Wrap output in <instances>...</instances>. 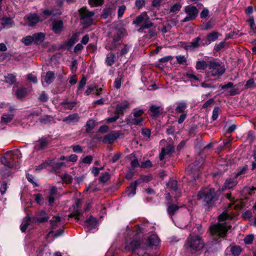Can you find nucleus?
<instances>
[{
    "label": "nucleus",
    "instance_id": "nucleus-24",
    "mask_svg": "<svg viewBox=\"0 0 256 256\" xmlns=\"http://www.w3.org/2000/svg\"><path fill=\"white\" fill-rule=\"evenodd\" d=\"M138 184V181L136 180L132 182L130 186L127 188L126 192L128 196H133L136 194V188Z\"/></svg>",
    "mask_w": 256,
    "mask_h": 256
},
{
    "label": "nucleus",
    "instance_id": "nucleus-1",
    "mask_svg": "<svg viewBox=\"0 0 256 256\" xmlns=\"http://www.w3.org/2000/svg\"><path fill=\"white\" fill-rule=\"evenodd\" d=\"M232 217L226 212H223L218 216L219 222L217 224H214L210 226V230L212 234L218 236V237H224L227 231L232 227L227 222H224V220L230 219Z\"/></svg>",
    "mask_w": 256,
    "mask_h": 256
},
{
    "label": "nucleus",
    "instance_id": "nucleus-48",
    "mask_svg": "<svg viewBox=\"0 0 256 256\" xmlns=\"http://www.w3.org/2000/svg\"><path fill=\"white\" fill-rule=\"evenodd\" d=\"M104 0H88V3L91 6H101Z\"/></svg>",
    "mask_w": 256,
    "mask_h": 256
},
{
    "label": "nucleus",
    "instance_id": "nucleus-11",
    "mask_svg": "<svg viewBox=\"0 0 256 256\" xmlns=\"http://www.w3.org/2000/svg\"><path fill=\"white\" fill-rule=\"evenodd\" d=\"M204 247V242L200 236H196L194 238H193V254L194 252L199 254Z\"/></svg>",
    "mask_w": 256,
    "mask_h": 256
},
{
    "label": "nucleus",
    "instance_id": "nucleus-28",
    "mask_svg": "<svg viewBox=\"0 0 256 256\" xmlns=\"http://www.w3.org/2000/svg\"><path fill=\"white\" fill-rule=\"evenodd\" d=\"M4 82L10 85L14 84L16 81V76L12 74H8L4 76Z\"/></svg>",
    "mask_w": 256,
    "mask_h": 256
},
{
    "label": "nucleus",
    "instance_id": "nucleus-7",
    "mask_svg": "<svg viewBox=\"0 0 256 256\" xmlns=\"http://www.w3.org/2000/svg\"><path fill=\"white\" fill-rule=\"evenodd\" d=\"M125 29L123 28L116 27L110 32L111 38L114 42H118L123 37L124 34L125 32Z\"/></svg>",
    "mask_w": 256,
    "mask_h": 256
},
{
    "label": "nucleus",
    "instance_id": "nucleus-61",
    "mask_svg": "<svg viewBox=\"0 0 256 256\" xmlns=\"http://www.w3.org/2000/svg\"><path fill=\"white\" fill-rule=\"evenodd\" d=\"M50 165L52 166L55 170H57L60 169L64 165V163L62 162L56 163L52 161V164Z\"/></svg>",
    "mask_w": 256,
    "mask_h": 256
},
{
    "label": "nucleus",
    "instance_id": "nucleus-2",
    "mask_svg": "<svg viewBox=\"0 0 256 256\" xmlns=\"http://www.w3.org/2000/svg\"><path fill=\"white\" fill-rule=\"evenodd\" d=\"M198 199H202L206 204H212L217 200L215 190L213 188H206L198 192Z\"/></svg>",
    "mask_w": 256,
    "mask_h": 256
},
{
    "label": "nucleus",
    "instance_id": "nucleus-42",
    "mask_svg": "<svg viewBox=\"0 0 256 256\" xmlns=\"http://www.w3.org/2000/svg\"><path fill=\"white\" fill-rule=\"evenodd\" d=\"M13 118V115L4 114L1 118L2 122L4 124H7L12 121Z\"/></svg>",
    "mask_w": 256,
    "mask_h": 256
},
{
    "label": "nucleus",
    "instance_id": "nucleus-43",
    "mask_svg": "<svg viewBox=\"0 0 256 256\" xmlns=\"http://www.w3.org/2000/svg\"><path fill=\"white\" fill-rule=\"evenodd\" d=\"M94 121L93 120H88L86 125V132H90L94 128Z\"/></svg>",
    "mask_w": 256,
    "mask_h": 256
},
{
    "label": "nucleus",
    "instance_id": "nucleus-33",
    "mask_svg": "<svg viewBox=\"0 0 256 256\" xmlns=\"http://www.w3.org/2000/svg\"><path fill=\"white\" fill-rule=\"evenodd\" d=\"M60 220L61 218L60 216L54 217L50 221L51 228L55 229L60 224Z\"/></svg>",
    "mask_w": 256,
    "mask_h": 256
},
{
    "label": "nucleus",
    "instance_id": "nucleus-32",
    "mask_svg": "<svg viewBox=\"0 0 256 256\" xmlns=\"http://www.w3.org/2000/svg\"><path fill=\"white\" fill-rule=\"evenodd\" d=\"M117 42H114L112 40V42H108L105 46V48L108 50H113L116 48L118 44Z\"/></svg>",
    "mask_w": 256,
    "mask_h": 256
},
{
    "label": "nucleus",
    "instance_id": "nucleus-60",
    "mask_svg": "<svg viewBox=\"0 0 256 256\" xmlns=\"http://www.w3.org/2000/svg\"><path fill=\"white\" fill-rule=\"evenodd\" d=\"M71 148L73 152H75L82 153L83 152V150L80 145H72L71 146Z\"/></svg>",
    "mask_w": 256,
    "mask_h": 256
},
{
    "label": "nucleus",
    "instance_id": "nucleus-19",
    "mask_svg": "<svg viewBox=\"0 0 256 256\" xmlns=\"http://www.w3.org/2000/svg\"><path fill=\"white\" fill-rule=\"evenodd\" d=\"M174 152V147L172 145L168 146L166 148H163L160 154V159L162 160L165 155H170Z\"/></svg>",
    "mask_w": 256,
    "mask_h": 256
},
{
    "label": "nucleus",
    "instance_id": "nucleus-13",
    "mask_svg": "<svg viewBox=\"0 0 256 256\" xmlns=\"http://www.w3.org/2000/svg\"><path fill=\"white\" fill-rule=\"evenodd\" d=\"M49 144V140L46 138H42L36 141L34 146V150L39 151L46 148Z\"/></svg>",
    "mask_w": 256,
    "mask_h": 256
},
{
    "label": "nucleus",
    "instance_id": "nucleus-59",
    "mask_svg": "<svg viewBox=\"0 0 256 256\" xmlns=\"http://www.w3.org/2000/svg\"><path fill=\"white\" fill-rule=\"evenodd\" d=\"M126 10V7L124 5L120 6L118 10V18H121Z\"/></svg>",
    "mask_w": 256,
    "mask_h": 256
},
{
    "label": "nucleus",
    "instance_id": "nucleus-31",
    "mask_svg": "<svg viewBox=\"0 0 256 256\" xmlns=\"http://www.w3.org/2000/svg\"><path fill=\"white\" fill-rule=\"evenodd\" d=\"M54 78V73L52 71H48L46 72L44 78L45 82L49 84L52 82Z\"/></svg>",
    "mask_w": 256,
    "mask_h": 256
},
{
    "label": "nucleus",
    "instance_id": "nucleus-41",
    "mask_svg": "<svg viewBox=\"0 0 256 256\" xmlns=\"http://www.w3.org/2000/svg\"><path fill=\"white\" fill-rule=\"evenodd\" d=\"M186 104L185 102H180L177 104V106L176 108V111L180 113L183 112L184 110L186 108Z\"/></svg>",
    "mask_w": 256,
    "mask_h": 256
},
{
    "label": "nucleus",
    "instance_id": "nucleus-3",
    "mask_svg": "<svg viewBox=\"0 0 256 256\" xmlns=\"http://www.w3.org/2000/svg\"><path fill=\"white\" fill-rule=\"evenodd\" d=\"M133 24L136 25L141 24L138 30L139 32H143L144 29L149 28L153 26V23L150 22L148 16L146 13H142L138 16L133 21Z\"/></svg>",
    "mask_w": 256,
    "mask_h": 256
},
{
    "label": "nucleus",
    "instance_id": "nucleus-27",
    "mask_svg": "<svg viewBox=\"0 0 256 256\" xmlns=\"http://www.w3.org/2000/svg\"><path fill=\"white\" fill-rule=\"evenodd\" d=\"M32 222V218L30 216H26L24 218L23 222L20 225V230L22 232H25L30 222Z\"/></svg>",
    "mask_w": 256,
    "mask_h": 256
},
{
    "label": "nucleus",
    "instance_id": "nucleus-64",
    "mask_svg": "<svg viewBox=\"0 0 256 256\" xmlns=\"http://www.w3.org/2000/svg\"><path fill=\"white\" fill-rule=\"evenodd\" d=\"M138 252L135 251L132 253V256H144V255L146 254V251L144 250H138Z\"/></svg>",
    "mask_w": 256,
    "mask_h": 256
},
{
    "label": "nucleus",
    "instance_id": "nucleus-16",
    "mask_svg": "<svg viewBox=\"0 0 256 256\" xmlns=\"http://www.w3.org/2000/svg\"><path fill=\"white\" fill-rule=\"evenodd\" d=\"M144 118L134 117L132 115L129 116V118L126 120V123L130 125H135L141 126H142Z\"/></svg>",
    "mask_w": 256,
    "mask_h": 256
},
{
    "label": "nucleus",
    "instance_id": "nucleus-36",
    "mask_svg": "<svg viewBox=\"0 0 256 256\" xmlns=\"http://www.w3.org/2000/svg\"><path fill=\"white\" fill-rule=\"evenodd\" d=\"M230 252L234 256H238L242 252V248L240 246H232Z\"/></svg>",
    "mask_w": 256,
    "mask_h": 256
},
{
    "label": "nucleus",
    "instance_id": "nucleus-52",
    "mask_svg": "<svg viewBox=\"0 0 256 256\" xmlns=\"http://www.w3.org/2000/svg\"><path fill=\"white\" fill-rule=\"evenodd\" d=\"M52 120V118L48 115L44 116L40 118V122L44 124L50 122Z\"/></svg>",
    "mask_w": 256,
    "mask_h": 256
},
{
    "label": "nucleus",
    "instance_id": "nucleus-17",
    "mask_svg": "<svg viewBox=\"0 0 256 256\" xmlns=\"http://www.w3.org/2000/svg\"><path fill=\"white\" fill-rule=\"evenodd\" d=\"M130 106V103L127 100L122 101L118 104L116 107V114L118 115H123L124 112Z\"/></svg>",
    "mask_w": 256,
    "mask_h": 256
},
{
    "label": "nucleus",
    "instance_id": "nucleus-55",
    "mask_svg": "<svg viewBox=\"0 0 256 256\" xmlns=\"http://www.w3.org/2000/svg\"><path fill=\"white\" fill-rule=\"evenodd\" d=\"M144 114V111L142 110L134 109L133 112L130 115L134 117L142 118L141 116Z\"/></svg>",
    "mask_w": 256,
    "mask_h": 256
},
{
    "label": "nucleus",
    "instance_id": "nucleus-22",
    "mask_svg": "<svg viewBox=\"0 0 256 256\" xmlns=\"http://www.w3.org/2000/svg\"><path fill=\"white\" fill-rule=\"evenodd\" d=\"M42 12L44 15L46 16H56L62 14L61 10L60 8H52L50 10L45 9Z\"/></svg>",
    "mask_w": 256,
    "mask_h": 256
},
{
    "label": "nucleus",
    "instance_id": "nucleus-29",
    "mask_svg": "<svg viewBox=\"0 0 256 256\" xmlns=\"http://www.w3.org/2000/svg\"><path fill=\"white\" fill-rule=\"evenodd\" d=\"M186 252L188 254H192V238L190 236L188 238L184 246Z\"/></svg>",
    "mask_w": 256,
    "mask_h": 256
},
{
    "label": "nucleus",
    "instance_id": "nucleus-35",
    "mask_svg": "<svg viewBox=\"0 0 256 256\" xmlns=\"http://www.w3.org/2000/svg\"><path fill=\"white\" fill-rule=\"evenodd\" d=\"M114 57H115V54L114 53L110 52L107 54L106 60V64L108 66H111L114 64Z\"/></svg>",
    "mask_w": 256,
    "mask_h": 256
},
{
    "label": "nucleus",
    "instance_id": "nucleus-40",
    "mask_svg": "<svg viewBox=\"0 0 256 256\" xmlns=\"http://www.w3.org/2000/svg\"><path fill=\"white\" fill-rule=\"evenodd\" d=\"M52 164V160H48L45 161L44 162L38 166L36 168V170H40L42 169L46 168H47L49 165L51 164Z\"/></svg>",
    "mask_w": 256,
    "mask_h": 256
},
{
    "label": "nucleus",
    "instance_id": "nucleus-38",
    "mask_svg": "<svg viewBox=\"0 0 256 256\" xmlns=\"http://www.w3.org/2000/svg\"><path fill=\"white\" fill-rule=\"evenodd\" d=\"M150 111L154 116H158L160 114V106L156 105H152L150 107Z\"/></svg>",
    "mask_w": 256,
    "mask_h": 256
},
{
    "label": "nucleus",
    "instance_id": "nucleus-5",
    "mask_svg": "<svg viewBox=\"0 0 256 256\" xmlns=\"http://www.w3.org/2000/svg\"><path fill=\"white\" fill-rule=\"evenodd\" d=\"M82 22L88 25H90L92 22V17L94 15V12L88 10L85 8H82L79 10Z\"/></svg>",
    "mask_w": 256,
    "mask_h": 256
},
{
    "label": "nucleus",
    "instance_id": "nucleus-25",
    "mask_svg": "<svg viewBox=\"0 0 256 256\" xmlns=\"http://www.w3.org/2000/svg\"><path fill=\"white\" fill-rule=\"evenodd\" d=\"M236 178L234 176L233 178H228L224 184L225 188L230 189L235 186L238 184Z\"/></svg>",
    "mask_w": 256,
    "mask_h": 256
},
{
    "label": "nucleus",
    "instance_id": "nucleus-53",
    "mask_svg": "<svg viewBox=\"0 0 256 256\" xmlns=\"http://www.w3.org/2000/svg\"><path fill=\"white\" fill-rule=\"evenodd\" d=\"M86 80L87 79L86 76H83L78 84V91H80L82 89V88L84 87L86 84Z\"/></svg>",
    "mask_w": 256,
    "mask_h": 256
},
{
    "label": "nucleus",
    "instance_id": "nucleus-8",
    "mask_svg": "<svg viewBox=\"0 0 256 256\" xmlns=\"http://www.w3.org/2000/svg\"><path fill=\"white\" fill-rule=\"evenodd\" d=\"M78 33H74L70 38L64 42L62 48L65 50H70V48L78 40Z\"/></svg>",
    "mask_w": 256,
    "mask_h": 256
},
{
    "label": "nucleus",
    "instance_id": "nucleus-34",
    "mask_svg": "<svg viewBox=\"0 0 256 256\" xmlns=\"http://www.w3.org/2000/svg\"><path fill=\"white\" fill-rule=\"evenodd\" d=\"M148 242L150 245L156 246L160 242V239L156 235L152 234L148 238Z\"/></svg>",
    "mask_w": 256,
    "mask_h": 256
},
{
    "label": "nucleus",
    "instance_id": "nucleus-51",
    "mask_svg": "<svg viewBox=\"0 0 256 256\" xmlns=\"http://www.w3.org/2000/svg\"><path fill=\"white\" fill-rule=\"evenodd\" d=\"M62 179L66 184L71 183L72 180V177L68 174H63L61 175Z\"/></svg>",
    "mask_w": 256,
    "mask_h": 256
},
{
    "label": "nucleus",
    "instance_id": "nucleus-21",
    "mask_svg": "<svg viewBox=\"0 0 256 256\" xmlns=\"http://www.w3.org/2000/svg\"><path fill=\"white\" fill-rule=\"evenodd\" d=\"M79 116L78 114L74 113L72 114L68 115V116L64 118L62 121L68 124L72 122H76L79 120Z\"/></svg>",
    "mask_w": 256,
    "mask_h": 256
},
{
    "label": "nucleus",
    "instance_id": "nucleus-15",
    "mask_svg": "<svg viewBox=\"0 0 256 256\" xmlns=\"http://www.w3.org/2000/svg\"><path fill=\"white\" fill-rule=\"evenodd\" d=\"M140 244V240H134L130 243H127L125 246V249L128 251H132V253L136 251Z\"/></svg>",
    "mask_w": 256,
    "mask_h": 256
},
{
    "label": "nucleus",
    "instance_id": "nucleus-49",
    "mask_svg": "<svg viewBox=\"0 0 256 256\" xmlns=\"http://www.w3.org/2000/svg\"><path fill=\"white\" fill-rule=\"evenodd\" d=\"M181 7L182 6L179 3L175 4L170 8V12H176L180 10Z\"/></svg>",
    "mask_w": 256,
    "mask_h": 256
},
{
    "label": "nucleus",
    "instance_id": "nucleus-14",
    "mask_svg": "<svg viewBox=\"0 0 256 256\" xmlns=\"http://www.w3.org/2000/svg\"><path fill=\"white\" fill-rule=\"evenodd\" d=\"M86 229V231H90L96 228L98 222L96 218L90 216L85 221Z\"/></svg>",
    "mask_w": 256,
    "mask_h": 256
},
{
    "label": "nucleus",
    "instance_id": "nucleus-12",
    "mask_svg": "<svg viewBox=\"0 0 256 256\" xmlns=\"http://www.w3.org/2000/svg\"><path fill=\"white\" fill-rule=\"evenodd\" d=\"M48 219L49 217L46 215L45 211L42 210L32 218V222L42 223L48 221Z\"/></svg>",
    "mask_w": 256,
    "mask_h": 256
},
{
    "label": "nucleus",
    "instance_id": "nucleus-58",
    "mask_svg": "<svg viewBox=\"0 0 256 256\" xmlns=\"http://www.w3.org/2000/svg\"><path fill=\"white\" fill-rule=\"evenodd\" d=\"M220 108L218 106H216L213 110L212 119L213 120H215L217 119L219 114Z\"/></svg>",
    "mask_w": 256,
    "mask_h": 256
},
{
    "label": "nucleus",
    "instance_id": "nucleus-10",
    "mask_svg": "<svg viewBox=\"0 0 256 256\" xmlns=\"http://www.w3.org/2000/svg\"><path fill=\"white\" fill-rule=\"evenodd\" d=\"M167 188L169 190L172 192V194L174 195L176 198L180 196V191L178 188L177 182L176 180H170L166 184Z\"/></svg>",
    "mask_w": 256,
    "mask_h": 256
},
{
    "label": "nucleus",
    "instance_id": "nucleus-30",
    "mask_svg": "<svg viewBox=\"0 0 256 256\" xmlns=\"http://www.w3.org/2000/svg\"><path fill=\"white\" fill-rule=\"evenodd\" d=\"M27 94V90L26 88H20L16 91V95L18 98L25 97Z\"/></svg>",
    "mask_w": 256,
    "mask_h": 256
},
{
    "label": "nucleus",
    "instance_id": "nucleus-18",
    "mask_svg": "<svg viewBox=\"0 0 256 256\" xmlns=\"http://www.w3.org/2000/svg\"><path fill=\"white\" fill-rule=\"evenodd\" d=\"M63 26L62 20H54L52 23V30L55 34H60L62 30Z\"/></svg>",
    "mask_w": 256,
    "mask_h": 256
},
{
    "label": "nucleus",
    "instance_id": "nucleus-23",
    "mask_svg": "<svg viewBox=\"0 0 256 256\" xmlns=\"http://www.w3.org/2000/svg\"><path fill=\"white\" fill-rule=\"evenodd\" d=\"M195 84L196 86H198L200 85L202 88H216V86L209 84L203 82L199 80V78L193 75V84Z\"/></svg>",
    "mask_w": 256,
    "mask_h": 256
},
{
    "label": "nucleus",
    "instance_id": "nucleus-47",
    "mask_svg": "<svg viewBox=\"0 0 256 256\" xmlns=\"http://www.w3.org/2000/svg\"><path fill=\"white\" fill-rule=\"evenodd\" d=\"M122 79V74H120L118 75V76L116 78L114 84V88H116V89H118L120 88Z\"/></svg>",
    "mask_w": 256,
    "mask_h": 256
},
{
    "label": "nucleus",
    "instance_id": "nucleus-44",
    "mask_svg": "<svg viewBox=\"0 0 256 256\" xmlns=\"http://www.w3.org/2000/svg\"><path fill=\"white\" fill-rule=\"evenodd\" d=\"M207 66V64L204 60L197 62L196 68L198 70H204Z\"/></svg>",
    "mask_w": 256,
    "mask_h": 256
},
{
    "label": "nucleus",
    "instance_id": "nucleus-4",
    "mask_svg": "<svg viewBox=\"0 0 256 256\" xmlns=\"http://www.w3.org/2000/svg\"><path fill=\"white\" fill-rule=\"evenodd\" d=\"M208 66L209 73L212 76L218 78L225 72V68L218 62L210 61Z\"/></svg>",
    "mask_w": 256,
    "mask_h": 256
},
{
    "label": "nucleus",
    "instance_id": "nucleus-63",
    "mask_svg": "<svg viewBox=\"0 0 256 256\" xmlns=\"http://www.w3.org/2000/svg\"><path fill=\"white\" fill-rule=\"evenodd\" d=\"M254 238L252 234H248L244 238V242L246 244H250L252 242Z\"/></svg>",
    "mask_w": 256,
    "mask_h": 256
},
{
    "label": "nucleus",
    "instance_id": "nucleus-54",
    "mask_svg": "<svg viewBox=\"0 0 256 256\" xmlns=\"http://www.w3.org/2000/svg\"><path fill=\"white\" fill-rule=\"evenodd\" d=\"M218 37V33L213 32L208 36V42H214L217 39Z\"/></svg>",
    "mask_w": 256,
    "mask_h": 256
},
{
    "label": "nucleus",
    "instance_id": "nucleus-39",
    "mask_svg": "<svg viewBox=\"0 0 256 256\" xmlns=\"http://www.w3.org/2000/svg\"><path fill=\"white\" fill-rule=\"evenodd\" d=\"M62 105L65 109L72 110L76 105V102H62Z\"/></svg>",
    "mask_w": 256,
    "mask_h": 256
},
{
    "label": "nucleus",
    "instance_id": "nucleus-37",
    "mask_svg": "<svg viewBox=\"0 0 256 256\" xmlns=\"http://www.w3.org/2000/svg\"><path fill=\"white\" fill-rule=\"evenodd\" d=\"M178 206L176 204H172L170 205L167 210L168 214L172 216L178 210Z\"/></svg>",
    "mask_w": 256,
    "mask_h": 256
},
{
    "label": "nucleus",
    "instance_id": "nucleus-62",
    "mask_svg": "<svg viewBox=\"0 0 256 256\" xmlns=\"http://www.w3.org/2000/svg\"><path fill=\"white\" fill-rule=\"evenodd\" d=\"M110 179V176L108 172H105L100 178V180L102 182H106Z\"/></svg>",
    "mask_w": 256,
    "mask_h": 256
},
{
    "label": "nucleus",
    "instance_id": "nucleus-20",
    "mask_svg": "<svg viewBox=\"0 0 256 256\" xmlns=\"http://www.w3.org/2000/svg\"><path fill=\"white\" fill-rule=\"evenodd\" d=\"M195 141H196L197 143L196 144L194 148L198 154H200L203 149L208 148L212 146V144H207L206 146H204V144L202 142L201 138H196L195 140Z\"/></svg>",
    "mask_w": 256,
    "mask_h": 256
},
{
    "label": "nucleus",
    "instance_id": "nucleus-6",
    "mask_svg": "<svg viewBox=\"0 0 256 256\" xmlns=\"http://www.w3.org/2000/svg\"><path fill=\"white\" fill-rule=\"evenodd\" d=\"M119 134L116 131H112L108 134L104 136V137L99 138V140L102 142L104 144H112L114 140H116L118 137Z\"/></svg>",
    "mask_w": 256,
    "mask_h": 256
},
{
    "label": "nucleus",
    "instance_id": "nucleus-46",
    "mask_svg": "<svg viewBox=\"0 0 256 256\" xmlns=\"http://www.w3.org/2000/svg\"><path fill=\"white\" fill-rule=\"evenodd\" d=\"M22 42L26 46L30 45L32 42H34L32 36H28L24 38Z\"/></svg>",
    "mask_w": 256,
    "mask_h": 256
},
{
    "label": "nucleus",
    "instance_id": "nucleus-50",
    "mask_svg": "<svg viewBox=\"0 0 256 256\" xmlns=\"http://www.w3.org/2000/svg\"><path fill=\"white\" fill-rule=\"evenodd\" d=\"M39 101L44 102L48 101V95L45 92H42L38 98Z\"/></svg>",
    "mask_w": 256,
    "mask_h": 256
},
{
    "label": "nucleus",
    "instance_id": "nucleus-9",
    "mask_svg": "<svg viewBox=\"0 0 256 256\" xmlns=\"http://www.w3.org/2000/svg\"><path fill=\"white\" fill-rule=\"evenodd\" d=\"M24 18L26 24L30 26H34L40 20V16L36 13L29 14Z\"/></svg>",
    "mask_w": 256,
    "mask_h": 256
},
{
    "label": "nucleus",
    "instance_id": "nucleus-57",
    "mask_svg": "<svg viewBox=\"0 0 256 256\" xmlns=\"http://www.w3.org/2000/svg\"><path fill=\"white\" fill-rule=\"evenodd\" d=\"M131 48L132 46H130L125 44L124 47L120 50V55L121 56L126 55L129 52V50Z\"/></svg>",
    "mask_w": 256,
    "mask_h": 256
},
{
    "label": "nucleus",
    "instance_id": "nucleus-56",
    "mask_svg": "<svg viewBox=\"0 0 256 256\" xmlns=\"http://www.w3.org/2000/svg\"><path fill=\"white\" fill-rule=\"evenodd\" d=\"M142 134L145 138H150L151 135V131L149 128H142Z\"/></svg>",
    "mask_w": 256,
    "mask_h": 256
},
{
    "label": "nucleus",
    "instance_id": "nucleus-26",
    "mask_svg": "<svg viewBox=\"0 0 256 256\" xmlns=\"http://www.w3.org/2000/svg\"><path fill=\"white\" fill-rule=\"evenodd\" d=\"M32 36L34 42L36 44H40L44 41L45 35L42 32H38L34 34Z\"/></svg>",
    "mask_w": 256,
    "mask_h": 256
},
{
    "label": "nucleus",
    "instance_id": "nucleus-45",
    "mask_svg": "<svg viewBox=\"0 0 256 256\" xmlns=\"http://www.w3.org/2000/svg\"><path fill=\"white\" fill-rule=\"evenodd\" d=\"M248 170L247 166L240 168L235 173L234 177L237 178L238 176L244 174Z\"/></svg>",
    "mask_w": 256,
    "mask_h": 256
}]
</instances>
